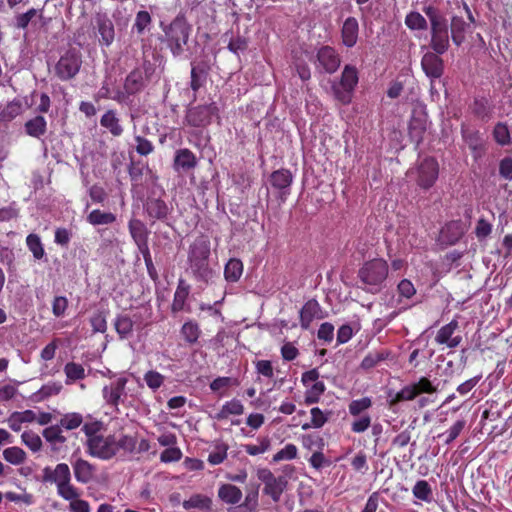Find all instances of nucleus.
I'll return each mask as SVG.
<instances>
[{"instance_id": "20e7f679", "label": "nucleus", "mask_w": 512, "mask_h": 512, "mask_svg": "<svg viewBox=\"0 0 512 512\" xmlns=\"http://www.w3.org/2000/svg\"><path fill=\"white\" fill-rule=\"evenodd\" d=\"M389 267L381 258H375L365 262L358 271V277L365 289L371 293H377L388 277Z\"/></svg>"}, {"instance_id": "72a5a7b5", "label": "nucleus", "mask_w": 512, "mask_h": 512, "mask_svg": "<svg viewBox=\"0 0 512 512\" xmlns=\"http://www.w3.org/2000/svg\"><path fill=\"white\" fill-rule=\"evenodd\" d=\"M286 483L283 477L275 478L265 485L263 492L270 496L274 502H278L286 487Z\"/></svg>"}, {"instance_id": "37998d69", "label": "nucleus", "mask_w": 512, "mask_h": 512, "mask_svg": "<svg viewBox=\"0 0 512 512\" xmlns=\"http://www.w3.org/2000/svg\"><path fill=\"white\" fill-rule=\"evenodd\" d=\"M405 24L411 30H426L428 22L426 18L417 11L409 12L405 17Z\"/></svg>"}, {"instance_id": "1a4fd4ad", "label": "nucleus", "mask_w": 512, "mask_h": 512, "mask_svg": "<svg viewBox=\"0 0 512 512\" xmlns=\"http://www.w3.org/2000/svg\"><path fill=\"white\" fill-rule=\"evenodd\" d=\"M127 382L126 377H117L102 389V397L105 404L112 407L115 411H119V405L125 402Z\"/></svg>"}, {"instance_id": "39448f33", "label": "nucleus", "mask_w": 512, "mask_h": 512, "mask_svg": "<svg viewBox=\"0 0 512 512\" xmlns=\"http://www.w3.org/2000/svg\"><path fill=\"white\" fill-rule=\"evenodd\" d=\"M43 481L54 483L60 497L63 495L71 497L74 493V489H76L71 483V472L66 463H59L54 469L45 467L43 469Z\"/></svg>"}, {"instance_id": "338daca9", "label": "nucleus", "mask_w": 512, "mask_h": 512, "mask_svg": "<svg viewBox=\"0 0 512 512\" xmlns=\"http://www.w3.org/2000/svg\"><path fill=\"white\" fill-rule=\"evenodd\" d=\"M181 458L182 451L176 446L166 448L160 455V460L164 463L176 462Z\"/></svg>"}, {"instance_id": "9b49d317", "label": "nucleus", "mask_w": 512, "mask_h": 512, "mask_svg": "<svg viewBox=\"0 0 512 512\" xmlns=\"http://www.w3.org/2000/svg\"><path fill=\"white\" fill-rule=\"evenodd\" d=\"M417 174V183L420 187L424 189L432 187L439 174V165L436 159L424 158L417 168Z\"/></svg>"}, {"instance_id": "bf43d9fd", "label": "nucleus", "mask_w": 512, "mask_h": 512, "mask_svg": "<svg viewBox=\"0 0 512 512\" xmlns=\"http://www.w3.org/2000/svg\"><path fill=\"white\" fill-rule=\"evenodd\" d=\"M151 21V16L147 11H139L136 14L133 29H135L138 34H142L150 26Z\"/></svg>"}, {"instance_id": "774afa93", "label": "nucleus", "mask_w": 512, "mask_h": 512, "mask_svg": "<svg viewBox=\"0 0 512 512\" xmlns=\"http://www.w3.org/2000/svg\"><path fill=\"white\" fill-rule=\"evenodd\" d=\"M499 174L505 180H512V158L505 157L499 163Z\"/></svg>"}, {"instance_id": "c9c22d12", "label": "nucleus", "mask_w": 512, "mask_h": 512, "mask_svg": "<svg viewBox=\"0 0 512 512\" xmlns=\"http://www.w3.org/2000/svg\"><path fill=\"white\" fill-rule=\"evenodd\" d=\"M243 273V264L239 259H230L224 269L225 279L229 282H237Z\"/></svg>"}, {"instance_id": "e433bc0d", "label": "nucleus", "mask_w": 512, "mask_h": 512, "mask_svg": "<svg viewBox=\"0 0 512 512\" xmlns=\"http://www.w3.org/2000/svg\"><path fill=\"white\" fill-rule=\"evenodd\" d=\"M325 389L326 387L324 382L320 380L310 384V386H306L305 403L307 405H311L319 402L320 397L325 392Z\"/></svg>"}, {"instance_id": "5701e85b", "label": "nucleus", "mask_w": 512, "mask_h": 512, "mask_svg": "<svg viewBox=\"0 0 512 512\" xmlns=\"http://www.w3.org/2000/svg\"><path fill=\"white\" fill-rule=\"evenodd\" d=\"M145 86V77L141 70L131 71L125 79L124 88L126 93L135 94L141 91Z\"/></svg>"}, {"instance_id": "2f4dec72", "label": "nucleus", "mask_w": 512, "mask_h": 512, "mask_svg": "<svg viewBox=\"0 0 512 512\" xmlns=\"http://www.w3.org/2000/svg\"><path fill=\"white\" fill-rule=\"evenodd\" d=\"M211 504L212 501L209 497L202 494H195L183 502V507L186 510L199 509L202 511H209L211 509Z\"/></svg>"}, {"instance_id": "aec40b11", "label": "nucleus", "mask_w": 512, "mask_h": 512, "mask_svg": "<svg viewBox=\"0 0 512 512\" xmlns=\"http://www.w3.org/2000/svg\"><path fill=\"white\" fill-rule=\"evenodd\" d=\"M321 318V307L312 299L305 303L300 311V324L303 329H308L314 319Z\"/></svg>"}, {"instance_id": "f8f14e48", "label": "nucleus", "mask_w": 512, "mask_h": 512, "mask_svg": "<svg viewBox=\"0 0 512 512\" xmlns=\"http://www.w3.org/2000/svg\"><path fill=\"white\" fill-rule=\"evenodd\" d=\"M461 135L464 143L468 146L469 150L475 161L481 159L486 151L485 141L479 130L470 129L462 125Z\"/></svg>"}, {"instance_id": "f3484780", "label": "nucleus", "mask_w": 512, "mask_h": 512, "mask_svg": "<svg viewBox=\"0 0 512 512\" xmlns=\"http://www.w3.org/2000/svg\"><path fill=\"white\" fill-rule=\"evenodd\" d=\"M436 52H427L423 55L421 66L430 78H440L443 74V61Z\"/></svg>"}, {"instance_id": "cd10ccee", "label": "nucleus", "mask_w": 512, "mask_h": 512, "mask_svg": "<svg viewBox=\"0 0 512 512\" xmlns=\"http://www.w3.org/2000/svg\"><path fill=\"white\" fill-rule=\"evenodd\" d=\"M218 497L227 504H237L242 499V492L235 485L223 484L218 490Z\"/></svg>"}, {"instance_id": "49530a36", "label": "nucleus", "mask_w": 512, "mask_h": 512, "mask_svg": "<svg viewBox=\"0 0 512 512\" xmlns=\"http://www.w3.org/2000/svg\"><path fill=\"white\" fill-rule=\"evenodd\" d=\"M43 437L52 445L63 444L66 442L65 436L62 434L60 425H52L44 429Z\"/></svg>"}, {"instance_id": "4468645a", "label": "nucleus", "mask_w": 512, "mask_h": 512, "mask_svg": "<svg viewBox=\"0 0 512 512\" xmlns=\"http://www.w3.org/2000/svg\"><path fill=\"white\" fill-rule=\"evenodd\" d=\"M458 328V321L453 319L448 324L442 326L436 336L435 342L439 345H444L449 349H454L460 345L462 342V337L459 334H456V330Z\"/></svg>"}, {"instance_id": "ea45409f", "label": "nucleus", "mask_w": 512, "mask_h": 512, "mask_svg": "<svg viewBox=\"0 0 512 512\" xmlns=\"http://www.w3.org/2000/svg\"><path fill=\"white\" fill-rule=\"evenodd\" d=\"M146 210L153 219H164L168 215V207L164 201L159 199L150 200L147 203Z\"/></svg>"}, {"instance_id": "de8ad7c7", "label": "nucleus", "mask_w": 512, "mask_h": 512, "mask_svg": "<svg viewBox=\"0 0 512 512\" xmlns=\"http://www.w3.org/2000/svg\"><path fill=\"white\" fill-rule=\"evenodd\" d=\"M3 458L12 465H19L26 459V453L23 449L13 446L3 451Z\"/></svg>"}, {"instance_id": "c756f323", "label": "nucleus", "mask_w": 512, "mask_h": 512, "mask_svg": "<svg viewBox=\"0 0 512 512\" xmlns=\"http://www.w3.org/2000/svg\"><path fill=\"white\" fill-rule=\"evenodd\" d=\"M243 412H244L243 404L237 399H232L230 401H227L221 407V409L215 415V418L217 420H224V419H227L230 415H241V414H243Z\"/></svg>"}, {"instance_id": "5fc2aeb1", "label": "nucleus", "mask_w": 512, "mask_h": 512, "mask_svg": "<svg viewBox=\"0 0 512 512\" xmlns=\"http://www.w3.org/2000/svg\"><path fill=\"white\" fill-rule=\"evenodd\" d=\"M62 385L57 382H50L43 385L36 393L35 398L39 400L46 399L60 393Z\"/></svg>"}, {"instance_id": "a19ab883", "label": "nucleus", "mask_w": 512, "mask_h": 512, "mask_svg": "<svg viewBox=\"0 0 512 512\" xmlns=\"http://www.w3.org/2000/svg\"><path fill=\"white\" fill-rule=\"evenodd\" d=\"M116 216L111 212H103L99 209H95L87 216V221L94 226L97 225H108L115 222Z\"/></svg>"}, {"instance_id": "e2e57ef3", "label": "nucleus", "mask_w": 512, "mask_h": 512, "mask_svg": "<svg viewBox=\"0 0 512 512\" xmlns=\"http://www.w3.org/2000/svg\"><path fill=\"white\" fill-rule=\"evenodd\" d=\"M372 400L369 397H363L361 399L353 400L349 404V413L353 416H357L366 409L370 408Z\"/></svg>"}, {"instance_id": "4d7b16f0", "label": "nucleus", "mask_w": 512, "mask_h": 512, "mask_svg": "<svg viewBox=\"0 0 512 512\" xmlns=\"http://www.w3.org/2000/svg\"><path fill=\"white\" fill-rule=\"evenodd\" d=\"M417 390L413 384L403 387L399 392L395 394V397L391 399L392 405L401 401H411L417 397Z\"/></svg>"}, {"instance_id": "2eb2a0df", "label": "nucleus", "mask_w": 512, "mask_h": 512, "mask_svg": "<svg viewBox=\"0 0 512 512\" xmlns=\"http://www.w3.org/2000/svg\"><path fill=\"white\" fill-rule=\"evenodd\" d=\"M427 123L428 117L423 108H415L409 122V136L416 144L422 142L423 136L427 130Z\"/></svg>"}, {"instance_id": "423d86ee", "label": "nucleus", "mask_w": 512, "mask_h": 512, "mask_svg": "<svg viewBox=\"0 0 512 512\" xmlns=\"http://www.w3.org/2000/svg\"><path fill=\"white\" fill-rule=\"evenodd\" d=\"M358 81L357 68L352 65H345L339 83L332 85L334 97L342 104H349Z\"/></svg>"}, {"instance_id": "79ce46f5", "label": "nucleus", "mask_w": 512, "mask_h": 512, "mask_svg": "<svg viewBox=\"0 0 512 512\" xmlns=\"http://www.w3.org/2000/svg\"><path fill=\"white\" fill-rule=\"evenodd\" d=\"M64 373L66 375V384H71L77 380L85 378V369L81 364L69 362L64 366Z\"/></svg>"}, {"instance_id": "f257e3e1", "label": "nucleus", "mask_w": 512, "mask_h": 512, "mask_svg": "<svg viewBox=\"0 0 512 512\" xmlns=\"http://www.w3.org/2000/svg\"><path fill=\"white\" fill-rule=\"evenodd\" d=\"M103 423L95 420L86 422L82 426L85 434L86 452L89 456L100 460L108 461L116 457L120 451L133 453L136 448V438L131 435L122 434L119 438L115 435H104L102 433Z\"/></svg>"}, {"instance_id": "bb28decb", "label": "nucleus", "mask_w": 512, "mask_h": 512, "mask_svg": "<svg viewBox=\"0 0 512 512\" xmlns=\"http://www.w3.org/2000/svg\"><path fill=\"white\" fill-rule=\"evenodd\" d=\"M35 420L36 414L32 410L14 412L8 418V425L13 431L18 432L21 430L23 423H30Z\"/></svg>"}, {"instance_id": "603ef678", "label": "nucleus", "mask_w": 512, "mask_h": 512, "mask_svg": "<svg viewBox=\"0 0 512 512\" xmlns=\"http://www.w3.org/2000/svg\"><path fill=\"white\" fill-rule=\"evenodd\" d=\"M83 423V416L77 412L66 413L60 419V426L66 430H74Z\"/></svg>"}, {"instance_id": "f704fd0d", "label": "nucleus", "mask_w": 512, "mask_h": 512, "mask_svg": "<svg viewBox=\"0 0 512 512\" xmlns=\"http://www.w3.org/2000/svg\"><path fill=\"white\" fill-rule=\"evenodd\" d=\"M461 225L458 222H451L441 230V237L448 244H455L462 236Z\"/></svg>"}, {"instance_id": "7ed1b4c3", "label": "nucleus", "mask_w": 512, "mask_h": 512, "mask_svg": "<svg viewBox=\"0 0 512 512\" xmlns=\"http://www.w3.org/2000/svg\"><path fill=\"white\" fill-rule=\"evenodd\" d=\"M422 11L430 24V47L437 54H444L448 50L450 42L448 21L445 15L432 4L424 5Z\"/></svg>"}, {"instance_id": "ddd939ff", "label": "nucleus", "mask_w": 512, "mask_h": 512, "mask_svg": "<svg viewBox=\"0 0 512 512\" xmlns=\"http://www.w3.org/2000/svg\"><path fill=\"white\" fill-rule=\"evenodd\" d=\"M317 67L329 74L335 73L341 64L337 51L330 46H322L317 51Z\"/></svg>"}, {"instance_id": "0e129e2a", "label": "nucleus", "mask_w": 512, "mask_h": 512, "mask_svg": "<svg viewBox=\"0 0 512 512\" xmlns=\"http://www.w3.org/2000/svg\"><path fill=\"white\" fill-rule=\"evenodd\" d=\"M493 226L484 218H480L475 226V235L479 240L487 238L492 232Z\"/></svg>"}, {"instance_id": "58836bf2", "label": "nucleus", "mask_w": 512, "mask_h": 512, "mask_svg": "<svg viewBox=\"0 0 512 512\" xmlns=\"http://www.w3.org/2000/svg\"><path fill=\"white\" fill-rule=\"evenodd\" d=\"M100 123L103 127L108 129L110 133L114 136H120L123 132L121 125L119 124V119L116 117L113 111H107L100 120Z\"/></svg>"}, {"instance_id": "69168bd1", "label": "nucleus", "mask_w": 512, "mask_h": 512, "mask_svg": "<svg viewBox=\"0 0 512 512\" xmlns=\"http://www.w3.org/2000/svg\"><path fill=\"white\" fill-rule=\"evenodd\" d=\"M144 380L149 388L156 390L163 384L164 376L157 371L151 370L144 375Z\"/></svg>"}, {"instance_id": "9d476101", "label": "nucleus", "mask_w": 512, "mask_h": 512, "mask_svg": "<svg viewBox=\"0 0 512 512\" xmlns=\"http://www.w3.org/2000/svg\"><path fill=\"white\" fill-rule=\"evenodd\" d=\"M217 111L218 108L214 103L194 106L187 110L185 120L190 126L205 127L210 124Z\"/></svg>"}, {"instance_id": "0eeeda50", "label": "nucleus", "mask_w": 512, "mask_h": 512, "mask_svg": "<svg viewBox=\"0 0 512 512\" xmlns=\"http://www.w3.org/2000/svg\"><path fill=\"white\" fill-rule=\"evenodd\" d=\"M189 34L190 27L184 20L178 18L173 20L165 29L166 40L174 56H179L184 52Z\"/></svg>"}, {"instance_id": "09e8293b", "label": "nucleus", "mask_w": 512, "mask_h": 512, "mask_svg": "<svg viewBox=\"0 0 512 512\" xmlns=\"http://www.w3.org/2000/svg\"><path fill=\"white\" fill-rule=\"evenodd\" d=\"M26 244L35 259L40 260L44 257L45 251L37 234H29L26 238Z\"/></svg>"}, {"instance_id": "a878e982", "label": "nucleus", "mask_w": 512, "mask_h": 512, "mask_svg": "<svg viewBox=\"0 0 512 512\" xmlns=\"http://www.w3.org/2000/svg\"><path fill=\"white\" fill-rule=\"evenodd\" d=\"M24 127L27 135L39 139L46 133L47 122L43 116L38 115L28 120Z\"/></svg>"}, {"instance_id": "6e6552de", "label": "nucleus", "mask_w": 512, "mask_h": 512, "mask_svg": "<svg viewBox=\"0 0 512 512\" xmlns=\"http://www.w3.org/2000/svg\"><path fill=\"white\" fill-rule=\"evenodd\" d=\"M82 65L81 55L76 50L63 54L55 65V74L63 81L74 78Z\"/></svg>"}, {"instance_id": "dca6fc26", "label": "nucleus", "mask_w": 512, "mask_h": 512, "mask_svg": "<svg viewBox=\"0 0 512 512\" xmlns=\"http://www.w3.org/2000/svg\"><path fill=\"white\" fill-rule=\"evenodd\" d=\"M94 23L100 35V43L105 46H110L114 41L115 30L108 14L105 12H97L94 15Z\"/></svg>"}, {"instance_id": "6e6d98bb", "label": "nucleus", "mask_w": 512, "mask_h": 512, "mask_svg": "<svg viewBox=\"0 0 512 512\" xmlns=\"http://www.w3.org/2000/svg\"><path fill=\"white\" fill-rule=\"evenodd\" d=\"M22 442L33 452H38L42 447V440L33 431H25L21 435Z\"/></svg>"}, {"instance_id": "f03ea898", "label": "nucleus", "mask_w": 512, "mask_h": 512, "mask_svg": "<svg viewBox=\"0 0 512 512\" xmlns=\"http://www.w3.org/2000/svg\"><path fill=\"white\" fill-rule=\"evenodd\" d=\"M210 241L206 236L197 237L189 247L188 263L193 276L198 281L208 283L214 275L209 264Z\"/></svg>"}, {"instance_id": "6ab92c4d", "label": "nucleus", "mask_w": 512, "mask_h": 512, "mask_svg": "<svg viewBox=\"0 0 512 512\" xmlns=\"http://www.w3.org/2000/svg\"><path fill=\"white\" fill-rule=\"evenodd\" d=\"M75 479L82 484H87L94 478L96 468L93 464L82 458L76 459L73 464Z\"/></svg>"}, {"instance_id": "680f3d73", "label": "nucleus", "mask_w": 512, "mask_h": 512, "mask_svg": "<svg viewBox=\"0 0 512 512\" xmlns=\"http://www.w3.org/2000/svg\"><path fill=\"white\" fill-rule=\"evenodd\" d=\"M297 454V447L294 444H287L273 456V461L280 462L284 460H292L297 457Z\"/></svg>"}, {"instance_id": "393cba45", "label": "nucleus", "mask_w": 512, "mask_h": 512, "mask_svg": "<svg viewBox=\"0 0 512 512\" xmlns=\"http://www.w3.org/2000/svg\"><path fill=\"white\" fill-rule=\"evenodd\" d=\"M190 293V285L187 284L183 279L178 281L176 291L174 293V299L172 303V311L179 312L184 310L185 303Z\"/></svg>"}, {"instance_id": "3c124183", "label": "nucleus", "mask_w": 512, "mask_h": 512, "mask_svg": "<svg viewBox=\"0 0 512 512\" xmlns=\"http://www.w3.org/2000/svg\"><path fill=\"white\" fill-rule=\"evenodd\" d=\"M181 334L186 342L194 344L200 336V329L197 323L189 321L183 324Z\"/></svg>"}, {"instance_id": "7c9ffc66", "label": "nucleus", "mask_w": 512, "mask_h": 512, "mask_svg": "<svg viewBox=\"0 0 512 512\" xmlns=\"http://www.w3.org/2000/svg\"><path fill=\"white\" fill-rule=\"evenodd\" d=\"M133 320L128 315H118L114 320V327L120 339H127L133 332Z\"/></svg>"}, {"instance_id": "4be33fe9", "label": "nucleus", "mask_w": 512, "mask_h": 512, "mask_svg": "<svg viewBox=\"0 0 512 512\" xmlns=\"http://www.w3.org/2000/svg\"><path fill=\"white\" fill-rule=\"evenodd\" d=\"M293 177L289 170L280 169L274 171L270 176L271 185L278 190L282 191V194L289 193V187L292 183Z\"/></svg>"}, {"instance_id": "a18cd8bd", "label": "nucleus", "mask_w": 512, "mask_h": 512, "mask_svg": "<svg viewBox=\"0 0 512 512\" xmlns=\"http://www.w3.org/2000/svg\"><path fill=\"white\" fill-rule=\"evenodd\" d=\"M493 138L500 146L511 144L510 131L506 123L498 122L492 132Z\"/></svg>"}, {"instance_id": "b1692460", "label": "nucleus", "mask_w": 512, "mask_h": 512, "mask_svg": "<svg viewBox=\"0 0 512 512\" xmlns=\"http://www.w3.org/2000/svg\"><path fill=\"white\" fill-rule=\"evenodd\" d=\"M197 165V158L195 154L187 148L180 149L176 152L174 159V166L176 169L189 170L195 168Z\"/></svg>"}, {"instance_id": "13d9d810", "label": "nucleus", "mask_w": 512, "mask_h": 512, "mask_svg": "<svg viewBox=\"0 0 512 512\" xmlns=\"http://www.w3.org/2000/svg\"><path fill=\"white\" fill-rule=\"evenodd\" d=\"M465 426L466 421L464 419L457 420L445 433L439 434L438 437L446 435L445 443L450 444L460 435Z\"/></svg>"}, {"instance_id": "864d4df0", "label": "nucleus", "mask_w": 512, "mask_h": 512, "mask_svg": "<svg viewBox=\"0 0 512 512\" xmlns=\"http://www.w3.org/2000/svg\"><path fill=\"white\" fill-rule=\"evenodd\" d=\"M311 413V422L305 423L302 425L303 430H307L309 428H321L327 422L328 418L324 414V412L318 407H314L310 411Z\"/></svg>"}, {"instance_id": "412c9836", "label": "nucleus", "mask_w": 512, "mask_h": 512, "mask_svg": "<svg viewBox=\"0 0 512 512\" xmlns=\"http://www.w3.org/2000/svg\"><path fill=\"white\" fill-rule=\"evenodd\" d=\"M359 25L354 17H348L342 26L341 37L346 47H353L357 43Z\"/></svg>"}, {"instance_id": "4c0bfd02", "label": "nucleus", "mask_w": 512, "mask_h": 512, "mask_svg": "<svg viewBox=\"0 0 512 512\" xmlns=\"http://www.w3.org/2000/svg\"><path fill=\"white\" fill-rule=\"evenodd\" d=\"M413 496L424 502H431L433 492L430 484L426 480H418L412 488Z\"/></svg>"}, {"instance_id": "052dcab7", "label": "nucleus", "mask_w": 512, "mask_h": 512, "mask_svg": "<svg viewBox=\"0 0 512 512\" xmlns=\"http://www.w3.org/2000/svg\"><path fill=\"white\" fill-rule=\"evenodd\" d=\"M301 443H302L303 447L308 450H313V449L321 450L324 445L323 438L317 434L302 435Z\"/></svg>"}, {"instance_id": "c03bdc74", "label": "nucleus", "mask_w": 512, "mask_h": 512, "mask_svg": "<svg viewBox=\"0 0 512 512\" xmlns=\"http://www.w3.org/2000/svg\"><path fill=\"white\" fill-rule=\"evenodd\" d=\"M257 444H246L243 446L244 451L250 456L264 454L270 449L271 440L269 437H260Z\"/></svg>"}, {"instance_id": "8fccbe9b", "label": "nucleus", "mask_w": 512, "mask_h": 512, "mask_svg": "<svg viewBox=\"0 0 512 512\" xmlns=\"http://www.w3.org/2000/svg\"><path fill=\"white\" fill-rule=\"evenodd\" d=\"M465 21L461 17H453L451 21V37L453 42L459 46L464 40Z\"/></svg>"}, {"instance_id": "473e14b6", "label": "nucleus", "mask_w": 512, "mask_h": 512, "mask_svg": "<svg viewBox=\"0 0 512 512\" xmlns=\"http://www.w3.org/2000/svg\"><path fill=\"white\" fill-rule=\"evenodd\" d=\"M80 491L78 488L74 489L71 497L66 495L61 496L64 500L69 501L70 512H91L89 503L86 500L80 499Z\"/></svg>"}, {"instance_id": "c85d7f7f", "label": "nucleus", "mask_w": 512, "mask_h": 512, "mask_svg": "<svg viewBox=\"0 0 512 512\" xmlns=\"http://www.w3.org/2000/svg\"><path fill=\"white\" fill-rule=\"evenodd\" d=\"M23 111L22 104L19 100L14 99L8 102L0 110V122L7 124L14 120L17 116L21 115Z\"/></svg>"}, {"instance_id": "a211bd4d", "label": "nucleus", "mask_w": 512, "mask_h": 512, "mask_svg": "<svg viewBox=\"0 0 512 512\" xmlns=\"http://www.w3.org/2000/svg\"><path fill=\"white\" fill-rule=\"evenodd\" d=\"M129 231L139 250L148 254V231L145 225L138 219L129 222Z\"/></svg>"}]
</instances>
